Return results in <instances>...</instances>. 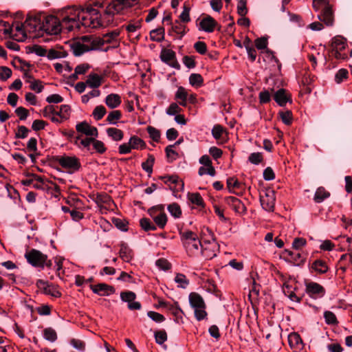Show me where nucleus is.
I'll use <instances>...</instances> for the list:
<instances>
[{"mask_svg": "<svg viewBox=\"0 0 352 352\" xmlns=\"http://www.w3.org/2000/svg\"><path fill=\"white\" fill-rule=\"evenodd\" d=\"M62 26L69 32L80 30L81 26L95 29L105 27L101 12L96 8L86 9L69 7L63 12Z\"/></svg>", "mask_w": 352, "mask_h": 352, "instance_id": "nucleus-1", "label": "nucleus"}, {"mask_svg": "<svg viewBox=\"0 0 352 352\" xmlns=\"http://www.w3.org/2000/svg\"><path fill=\"white\" fill-rule=\"evenodd\" d=\"M119 34L118 31L114 30L104 34L102 37L85 36L82 37L81 42L73 45L74 54L76 56H80L89 51L100 50L104 43L117 42Z\"/></svg>", "mask_w": 352, "mask_h": 352, "instance_id": "nucleus-2", "label": "nucleus"}, {"mask_svg": "<svg viewBox=\"0 0 352 352\" xmlns=\"http://www.w3.org/2000/svg\"><path fill=\"white\" fill-rule=\"evenodd\" d=\"M139 3L140 0H104L101 3H96V6L102 9L103 24L107 27L113 23L116 14H120Z\"/></svg>", "mask_w": 352, "mask_h": 352, "instance_id": "nucleus-3", "label": "nucleus"}, {"mask_svg": "<svg viewBox=\"0 0 352 352\" xmlns=\"http://www.w3.org/2000/svg\"><path fill=\"white\" fill-rule=\"evenodd\" d=\"M181 241L189 256H196L199 252L204 254L202 245L196 233L192 231H184L179 233Z\"/></svg>", "mask_w": 352, "mask_h": 352, "instance_id": "nucleus-4", "label": "nucleus"}, {"mask_svg": "<svg viewBox=\"0 0 352 352\" xmlns=\"http://www.w3.org/2000/svg\"><path fill=\"white\" fill-rule=\"evenodd\" d=\"M0 31L5 35H9L19 42L24 41L27 36V30H25L23 23H16L10 26V23L5 21H0Z\"/></svg>", "mask_w": 352, "mask_h": 352, "instance_id": "nucleus-5", "label": "nucleus"}, {"mask_svg": "<svg viewBox=\"0 0 352 352\" xmlns=\"http://www.w3.org/2000/svg\"><path fill=\"white\" fill-rule=\"evenodd\" d=\"M349 50L347 48L346 39L340 36H336L331 40V53L332 56L338 60H345L348 58Z\"/></svg>", "mask_w": 352, "mask_h": 352, "instance_id": "nucleus-6", "label": "nucleus"}, {"mask_svg": "<svg viewBox=\"0 0 352 352\" xmlns=\"http://www.w3.org/2000/svg\"><path fill=\"white\" fill-rule=\"evenodd\" d=\"M25 257L34 267L44 268L45 266L50 267L52 265V261L48 259L46 254L36 249H32L26 252Z\"/></svg>", "mask_w": 352, "mask_h": 352, "instance_id": "nucleus-7", "label": "nucleus"}, {"mask_svg": "<svg viewBox=\"0 0 352 352\" xmlns=\"http://www.w3.org/2000/svg\"><path fill=\"white\" fill-rule=\"evenodd\" d=\"M188 299L190 306L194 309L195 318L199 321L206 318L207 312L203 298L199 294L192 292L189 294Z\"/></svg>", "mask_w": 352, "mask_h": 352, "instance_id": "nucleus-8", "label": "nucleus"}, {"mask_svg": "<svg viewBox=\"0 0 352 352\" xmlns=\"http://www.w3.org/2000/svg\"><path fill=\"white\" fill-rule=\"evenodd\" d=\"M62 22L60 20L52 15L47 16L43 18L41 23V36L43 33L51 35L58 34L62 30Z\"/></svg>", "mask_w": 352, "mask_h": 352, "instance_id": "nucleus-9", "label": "nucleus"}, {"mask_svg": "<svg viewBox=\"0 0 352 352\" xmlns=\"http://www.w3.org/2000/svg\"><path fill=\"white\" fill-rule=\"evenodd\" d=\"M148 214L152 217L155 225L160 229H163L167 223V215L160 206H155L148 210Z\"/></svg>", "mask_w": 352, "mask_h": 352, "instance_id": "nucleus-10", "label": "nucleus"}, {"mask_svg": "<svg viewBox=\"0 0 352 352\" xmlns=\"http://www.w3.org/2000/svg\"><path fill=\"white\" fill-rule=\"evenodd\" d=\"M42 20L38 16H30L26 19L24 24L25 30L29 34H34V36H41Z\"/></svg>", "mask_w": 352, "mask_h": 352, "instance_id": "nucleus-11", "label": "nucleus"}, {"mask_svg": "<svg viewBox=\"0 0 352 352\" xmlns=\"http://www.w3.org/2000/svg\"><path fill=\"white\" fill-rule=\"evenodd\" d=\"M56 161L63 168L69 169L72 172L78 170L80 167V161L75 156H60Z\"/></svg>", "mask_w": 352, "mask_h": 352, "instance_id": "nucleus-12", "label": "nucleus"}, {"mask_svg": "<svg viewBox=\"0 0 352 352\" xmlns=\"http://www.w3.org/2000/svg\"><path fill=\"white\" fill-rule=\"evenodd\" d=\"M160 58L162 62L166 63L170 67L179 69L180 65L176 59V54L173 50L163 49L160 54Z\"/></svg>", "mask_w": 352, "mask_h": 352, "instance_id": "nucleus-13", "label": "nucleus"}, {"mask_svg": "<svg viewBox=\"0 0 352 352\" xmlns=\"http://www.w3.org/2000/svg\"><path fill=\"white\" fill-rule=\"evenodd\" d=\"M306 293L311 298L316 299L324 296L325 289L320 284L315 282H310L306 284Z\"/></svg>", "mask_w": 352, "mask_h": 352, "instance_id": "nucleus-14", "label": "nucleus"}, {"mask_svg": "<svg viewBox=\"0 0 352 352\" xmlns=\"http://www.w3.org/2000/svg\"><path fill=\"white\" fill-rule=\"evenodd\" d=\"M76 129L80 135H85L87 137H98V131L96 127L90 125L84 121L76 125Z\"/></svg>", "mask_w": 352, "mask_h": 352, "instance_id": "nucleus-15", "label": "nucleus"}, {"mask_svg": "<svg viewBox=\"0 0 352 352\" xmlns=\"http://www.w3.org/2000/svg\"><path fill=\"white\" fill-rule=\"evenodd\" d=\"M120 298L122 301L128 303V308L131 310H139L141 309V304L135 301L136 295L131 291L123 292L120 294Z\"/></svg>", "mask_w": 352, "mask_h": 352, "instance_id": "nucleus-16", "label": "nucleus"}, {"mask_svg": "<svg viewBox=\"0 0 352 352\" xmlns=\"http://www.w3.org/2000/svg\"><path fill=\"white\" fill-rule=\"evenodd\" d=\"M260 201L263 209L272 211L275 206L274 192L272 190H267L264 195H261Z\"/></svg>", "mask_w": 352, "mask_h": 352, "instance_id": "nucleus-17", "label": "nucleus"}, {"mask_svg": "<svg viewBox=\"0 0 352 352\" xmlns=\"http://www.w3.org/2000/svg\"><path fill=\"white\" fill-rule=\"evenodd\" d=\"M226 203L230 206L236 213L242 214L246 210V208L242 201L238 198L232 196L225 199Z\"/></svg>", "mask_w": 352, "mask_h": 352, "instance_id": "nucleus-18", "label": "nucleus"}, {"mask_svg": "<svg viewBox=\"0 0 352 352\" xmlns=\"http://www.w3.org/2000/svg\"><path fill=\"white\" fill-rule=\"evenodd\" d=\"M92 292L100 296H109L114 293L115 289L112 286L108 285L105 283H99L90 286Z\"/></svg>", "mask_w": 352, "mask_h": 352, "instance_id": "nucleus-19", "label": "nucleus"}, {"mask_svg": "<svg viewBox=\"0 0 352 352\" xmlns=\"http://www.w3.org/2000/svg\"><path fill=\"white\" fill-rule=\"evenodd\" d=\"M200 28L206 32H212L217 25L216 21L210 16H207L200 21Z\"/></svg>", "mask_w": 352, "mask_h": 352, "instance_id": "nucleus-20", "label": "nucleus"}, {"mask_svg": "<svg viewBox=\"0 0 352 352\" xmlns=\"http://www.w3.org/2000/svg\"><path fill=\"white\" fill-rule=\"evenodd\" d=\"M97 137H86L82 138L81 135H78L74 138V143L80 148H86L87 151L90 150V146L94 138Z\"/></svg>", "mask_w": 352, "mask_h": 352, "instance_id": "nucleus-21", "label": "nucleus"}, {"mask_svg": "<svg viewBox=\"0 0 352 352\" xmlns=\"http://www.w3.org/2000/svg\"><path fill=\"white\" fill-rule=\"evenodd\" d=\"M318 19L323 21L327 26H331L333 24V15L331 6H327L322 8V12L318 16Z\"/></svg>", "mask_w": 352, "mask_h": 352, "instance_id": "nucleus-22", "label": "nucleus"}, {"mask_svg": "<svg viewBox=\"0 0 352 352\" xmlns=\"http://www.w3.org/2000/svg\"><path fill=\"white\" fill-rule=\"evenodd\" d=\"M175 100L179 105L186 107L188 102V91L184 87H179L175 92Z\"/></svg>", "mask_w": 352, "mask_h": 352, "instance_id": "nucleus-23", "label": "nucleus"}, {"mask_svg": "<svg viewBox=\"0 0 352 352\" xmlns=\"http://www.w3.org/2000/svg\"><path fill=\"white\" fill-rule=\"evenodd\" d=\"M105 104L110 109H116L121 104V97L116 94H111L107 96L105 98Z\"/></svg>", "mask_w": 352, "mask_h": 352, "instance_id": "nucleus-24", "label": "nucleus"}, {"mask_svg": "<svg viewBox=\"0 0 352 352\" xmlns=\"http://www.w3.org/2000/svg\"><path fill=\"white\" fill-rule=\"evenodd\" d=\"M102 78L97 74H90L87 76L86 84L87 86L92 89L99 87L102 84Z\"/></svg>", "mask_w": 352, "mask_h": 352, "instance_id": "nucleus-25", "label": "nucleus"}, {"mask_svg": "<svg viewBox=\"0 0 352 352\" xmlns=\"http://www.w3.org/2000/svg\"><path fill=\"white\" fill-rule=\"evenodd\" d=\"M274 100L280 106L285 105L289 101L286 91L284 89H278L274 94Z\"/></svg>", "mask_w": 352, "mask_h": 352, "instance_id": "nucleus-26", "label": "nucleus"}, {"mask_svg": "<svg viewBox=\"0 0 352 352\" xmlns=\"http://www.w3.org/2000/svg\"><path fill=\"white\" fill-rule=\"evenodd\" d=\"M288 342L292 348L300 349L302 345V340L297 333H290L288 336Z\"/></svg>", "mask_w": 352, "mask_h": 352, "instance_id": "nucleus-27", "label": "nucleus"}, {"mask_svg": "<svg viewBox=\"0 0 352 352\" xmlns=\"http://www.w3.org/2000/svg\"><path fill=\"white\" fill-rule=\"evenodd\" d=\"M311 269L318 274H324L328 271L329 267L325 261L318 259L312 263Z\"/></svg>", "mask_w": 352, "mask_h": 352, "instance_id": "nucleus-28", "label": "nucleus"}, {"mask_svg": "<svg viewBox=\"0 0 352 352\" xmlns=\"http://www.w3.org/2000/svg\"><path fill=\"white\" fill-rule=\"evenodd\" d=\"M330 195L329 192H327L324 188H318L314 195V199L316 203L322 202L326 198Z\"/></svg>", "mask_w": 352, "mask_h": 352, "instance_id": "nucleus-29", "label": "nucleus"}, {"mask_svg": "<svg viewBox=\"0 0 352 352\" xmlns=\"http://www.w3.org/2000/svg\"><path fill=\"white\" fill-rule=\"evenodd\" d=\"M107 133L114 141H120L123 138V132L117 128H109L107 129Z\"/></svg>", "mask_w": 352, "mask_h": 352, "instance_id": "nucleus-30", "label": "nucleus"}, {"mask_svg": "<svg viewBox=\"0 0 352 352\" xmlns=\"http://www.w3.org/2000/svg\"><path fill=\"white\" fill-rule=\"evenodd\" d=\"M129 142L132 149H143L146 147L145 142L137 136H132Z\"/></svg>", "mask_w": 352, "mask_h": 352, "instance_id": "nucleus-31", "label": "nucleus"}, {"mask_svg": "<svg viewBox=\"0 0 352 352\" xmlns=\"http://www.w3.org/2000/svg\"><path fill=\"white\" fill-rule=\"evenodd\" d=\"M324 318L327 324L336 326L338 324V320L334 313L331 311L324 312Z\"/></svg>", "mask_w": 352, "mask_h": 352, "instance_id": "nucleus-32", "label": "nucleus"}, {"mask_svg": "<svg viewBox=\"0 0 352 352\" xmlns=\"http://www.w3.org/2000/svg\"><path fill=\"white\" fill-rule=\"evenodd\" d=\"M121 116L122 113L120 111L114 110L108 114L106 120L110 124H116L118 120L121 118Z\"/></svg>", "mask_w": 352, "mask_h": 352, "instance_id": "nucleus-33", "label": "nucleus"}, {"mask_svg": "<svg viewBox=\"0 0 352 352\" xmlns=\"http://www.w3.org/2000/svg\"><path fill=\"white\" fill-rule=\"evenodd\" d=\"M155 162V157L152 155L148 156L147 160L142 163V168L147 173L151 175L153 172V166Z\"/></svg>", "mask_w": 352, "mask_h": 352, "instance_id": "nucleus-34", "label": "nucleus"}, {"mask_svg": "<svg viewBox=\"0 0 352 352\" xmlns=\"http://www.w3.org/2000/svg\"><path fill=\"white\" fill-rule=\"evenodd\" d=\"M150 37L153 41L157 42L162 41L164 38V30L163 28H159L151 31Z\"/></svg>", "mask_w": 352, "mask_h": 352, "instance_id": "nucleus-35", "label": "nucleus"}, {"mask_svg": "<svg viewBox=\"0 0 352 352\" xmlns=\"http://www.w3.org/2000/svg\"><path fill=\"white\" fill-rule=\"evenodd\" d=\"M106 113L105 107L102 105H98L94 108L92 116L96 120H100L104 117Z\"/></svg>", "mask_w": 352, "mask_h": 352, "instance_id": "nucleus-36", "label": "nucleus"}, {"mask_svg": "<svg viewBox=\"0 0 352 352\" xmlns=\"http://www.w3.org/2000/svg\"><path fill=\"white\" fill-rule=\"evenodd\" d=\"M188 198L193 204H195L198 206H204V200L200 194L198 192L188 193Z\"/></svg>", "mask_w": 352, "mask_h": 352, "instance_id": "nucleus-37", "label": "nucleus"}, {"mask_svg": "<svg viewBox=\"0 0 352 352\" xmlns=\"http://www.w3.org/2000/svg\"><path fill=\"white\" fill-rule=\"evenodd\" d=\"M203 78L199 74H192L189 77V83L194 87H201L203 85Z\"/></svg>", "mask_w": 352, "mask_h": 352, "instance_id": "nucleus-38", "label": "nucleus"}, {"mask_svg": "<svg viewBox=\"0 0 352 352\" xmlns=\"http://www.w3.org/2000/svg\"><path fill=\"white\" fill-rule=\"evenodd\" d=\"M43 337L45 340L54 342L57 339L56 331L52 328H46L43 331Z\"/></svg>", "mask_w": 352, "mask_h": 352, "instance_id": "nucleus-39", "label": "nucleus"}, {"mask_svg": "<svg viewBox=\"0 0 352 352\" xmlns=\"http://www.w3.org/2000/svg\"><path fill=\"white\" fill-rule=\"evenodd\" d=\"M280 118L282 122L286 125H290L292 122V113L290 111H282L279 112Z\"/></svg>", "mask_w": 352, "mask_h": 352, "instance_id": "nucleus-40", "label": "nucleus"}, {"mask_svg": "<svg viewBox=\"0 0 352 352\" xmlns=\"http://www.w3.org/2000/svg\"><path fill=\"white\" fill-rule=\"evenodd\" d=\"M175 281L177 283L178 287L183 289H185L189 284L188 280L182 274H177L175 277Z\"/></svg>", "mask_w": 352, "mask_h": 352, "instance_id": "nucleus-41", "label": "nucleus"}, {"mask_svg": "<svg viewBox=\"0 0 352 352\" xmlns=\"http://www.w3.org/2000/svg\"><path fill=\"white\" fill-rule=\"evenodd\" d=\"M198 175L199 176L208 175L211 177H214L216 175V170H215L214 167H208V166H202L199 167V168L198 170Z\"/></svg>", "mask_w": 352, "mask_h": 352, "instance_id": "nucleus-42", "label": "nucleus"}, {"mask_svg": "<svg viewBox=\"0 0 352 352\" xmlns=\"http://www.w3.org/2000/svg\"><path fill=\"white\" fill-rule=\"evenodd\" d=\"M168 210L170 213V214L175 218H179L182 214L181 208L176 203L170 204L168 206Z\"/></svg>", "mask_w": 352, "mask_h": 352, "instance_id": "nucleus-43", "label": "nucleus"}, {"mask_svg": "<svg viewBox=\"0 0 352 352\" xmlns=\"http://www.w3.org/2000/svg\"><path fill=\"white\" fill-rule=\"evenodd\" d=\"M142 228L145 231L155 230L156 226L152 223V222L147 218H142L140 221Z\"/></svg>", "mask_w": 352, "mask_h": 352, "instance_id": "nucleus-44", "label": "nucleus"}, {"mask_svg": "<svg viewBox=\"0 0 352 352\" xmlns=\"http://www.w3.org/2000/svg\"><path fill=\"white\" fill-rule=\"evenodd\" d=\"M120 256L126 262H129L132 258L131 250L127 247L122 245L120 250Z\"/></svg>", "mask_w": 352, "mask_h": 352, "instance_id": "nucleus-45", "label": "nucleus"}, {"mask_svg": "<svg viewBox=\"0 0 352 352\" xmlns=\"http://www.w3.org/2000/svg\"><path fill=\"white\" fill-rule=\"evenodd\" d=\"M155 339L157 344H162L167 340V334L164 330L155 332Z\"/></svg>", "mask_w": 352, "mask_h": 352, "instance_id": "nucleus-46", "label": "nucleus"}, {"mask_svg": "<svg viewBox=\"0 0 352 352\" xmlns=\"http://www.w3.org/2000/svg\"><path fill=\"white\" fill-rule=\"evenodd\" d=\"M177 102H172L168 108L166 109V113L169 116H175L182 111V109Z\"/></svg>", "mask_w": 352, "mask_h": 352, "instance_id": "nucleus-47", "label": "nucleus"}, {"mask_svg": "<svg viewBox=\"0 0 352 352\" xmlns=\"http://www.w3.org/2000/svg\"><path fill=\"white\" fill-rule=\"evenodd\" d=\"M284 286L285 289H284V293L285 295L288 296V298L293 302H299L300 301V298L298 297L294 292L290 290V288L287 283H285Z\"/></svg>", "mask_w": 352, "mask_h": 352, "instance_id": "nucleus-48", "label": "nucleus"}, {"mask_svg": "<svg viewBox=\"0 0 352 352\" xmlns=\"http://www.w3.org/2000/svg\"><path fill=\"white\" fill-rule=\"evenodd\" d=\"M147 132L150 138L155 142H158L160 138V132L159 130L153 126H149L147 127Z\"/></svg>", "mask_w": 352, "mask_h": 352, "instance_id": "nucleus-49", "label": "nucleus"}, {"mask_svg": "<svg viewBox=\"0 0 352 352\" xmlns=\"http://www.w3.org/2000/svg\"><path fill=\"white\" fill-rule=\"evenodd\" d=\"M224 132L223 127L219 124L214 125L212 129V135L216 140H220Z\"/></svg>", "mask_w": 352, "mask_h": 352, "instance_id": "nucleus-50", "label": "nucleus"}, {"mask_svg": "<svg viewBox=\"0 0 352 352\" xmlns=\"http://www.w3.org/2000/svg\"><path fill=\"white\" fill-rule=\"evenodd\" d=\"M147 316L153 321L160 323L165 320L164 316L157 312L150 311L147 313Z\"/></svg>", "mask_w": 352, "mask_h": 352, "instance_id": "nucleus-51", "label": "nucleus"}, {"mask_svg": "<svg viewBox=\"0 0 352 352\" xmlns=\"http://www.w3.org/2000/svg\"><path fill=\"white\" fill-rule=\"evenodd\" d=\"M348 76V71L345 69H340L335 76V80L338 84L341 83Z\"/></svg>", "mask_w": 352, "mask_h": 352, "instance_id": "nucleus-52", "label": "nucleus"}, {"mask_svg": "<svg viewBox=\"0 0 352 352\" xmlns=\"http://www.w3.org/2000/svg\"><path fill=\"white\" fill-rule=\"evenodd\" d=\"M65 56L63 52L57 51L54 49L50 50L47 53V57L50 60H53L56 58H60Z\"/></svg>", "mask_w": 352, "mask_h": 352, "instance_id": "nucleus-53", "label": "nucleus"}, {"mask_svg": "<svg viewBox=\"0 0 352 352\" xmlns=\"http://www.w3.org/2000/svg\"><path fill=\"white\" fill-rule=\"evenodd\" d=\"M164 179V183L166 184H179L182 188H184V184L182 183V181H180L179 179V177L176 175H172V176H168V177H163Z\"/></svg>", "mask_w": 352, "mask_h": 352, "instance_id": "nucleus-54", "label": "nucleus"}, {"mask_svg": "<svg viewBox=\"0 0 352 352\" xmlns=\"http://www.w3.org/2000/svg\"><path fill=\"white\" fill-rule=\"evenodd\" d=\"M330 6L328 0H313V8L316 11Z\"/></svg>", "mask_w": 352, "mask_h": 352, "instance_id": "nucleus-55", "label": "nucleus"}, {"mask_svg": "<svg viewBox=\"0 0 352 352\" xmlns=\"http://www.w3.org/2000/svg\"><path fill=\"white\" fill-rule=\"evenodd\" d=\"M237 12L241 16H244L247 14L246 0H240L238 2Z\"/></svg>", "mask_w": 352, "mask_h": 352, "instance_id": "nucleus-56", "label": "nucleus"}, {"mask_svg": "<svg viewBox=\"0 0 352 352\" xmlns=\"http://www.w3.org/2000/svg\"><path fill=\"white\" fill-rule=\"evenodd\" d=\"M92 144L96 151L99 153H103L105 152L106 147L102 141L98 140H96V138H94V141L92 142Z\"/></svg>", "mask_w": 352, "mask_h": 352, "instance_id": "nucleus-57", "label": "nucleus"}, {"mask_svg": "<svg viewBox=\"0 0 352 352\" xmlns=\"http://www.w3.org/2000/svg\"><path fill=\"white\" fill-rule=\"evenodd\" d=\"M28 82L30 83V87L32 90L35 91L37 93H40L42 91L43 86L42 85L41 81L32 80H28Z\"/></svg>", "mask_w": 352, "mask_h": 352, "instance_id": "nucleus-58", "label": "nucleus"}, {"mask_svg": "<svg viewBox=\"0 0 352 352\" xmlns=\"http://www.w3.org/2000/svg\"><path fill=\"white\" fill-rule=\"evenodd\" d=\"M173 147L174 145H169L165 148L166 157L172 161L175 160L178 157L177 153L173 149Z\"/></svg>", "mask_w": 352, "mask_h": 352, "instance_id": "nucleus-59", "label": "nucleus"}, {"mask_svg": "<svg viewBox=\"0 0 352 352\" xmlns=\"http://www.w3.org/2000/svg\"><path fill=\"white\" fill-rule=\"evenodd\" d=\"M12 75V70L7 67H0V79L6 80Z\"/></svg>", "mask_w": 352, "mask_h": 352, "instance_id": "nucleus-60", "label": "nucleus"}, {"mask_svg": "<svg viewBox=\"0 0 352 352\" xmlns=\"http://www.w3.org/2000/svg\"><path fill=\"white\" fill-rule=\"evenodd\" d=\"M60 119L65 120L69 118L70 114V107L67 104H63L60 107Z\"/></svg>", "mask_w": 352, "mask_h": 352, "instance_id": "nucleus-61", "label": "nucleus"}, {"mask_svg": "<svg viewBox=\"0 0 352 352\" xmlns=\"http://www.w3.org/2000/svg\"><path fill=\"white\" fill-rule=\"evenodd\" d=\"M263 160V156L260 153H252L249 156V161L253 164H258Z\"/></svg>", "mask_w": 352, "mask_h": 352, "instance_id": "nucleus-62", "label": "nucleus"}, {"mask_svg": "<svg viewBox=\"0 0 352 352\" xmlns=\"http://www.w3.org/2000/svg\"><path fill=\"white\" fill-rule=\"evenodd\" d=\"M335 244L330 240H324L320 245V249L324 251H331L334 249Z\"/></svg>", "mask_w": 352, "mask_h": 352, "instance_id": "nucleus-63", "label": "nucleus"}, {"mask_svg": "<svg viewBox=\"0 0 352 352\" xmlns=\"http://www.w3.org/2000/svg\"><path fill=\"white\" fill-rule=\"evenodd\" d=\"M194 48L200 54H204L207 51L206 44L202 41L196 42L194 45Z\"/></svg>", "mask_w": 352, "mask_h": 352, "instance_id": "nucleus-64", "label": "nucleus"}]
</instances>
